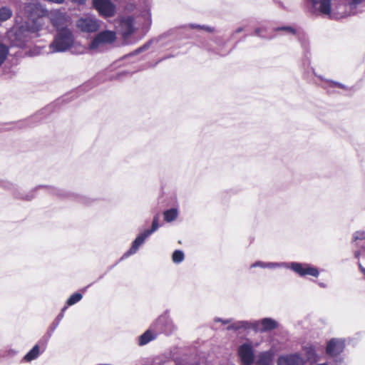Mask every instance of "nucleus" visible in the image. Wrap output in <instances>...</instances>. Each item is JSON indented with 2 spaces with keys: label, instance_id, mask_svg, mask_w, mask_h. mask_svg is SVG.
Listing matches in <instances>:
<instances>
[{
  "label": "nucleus",
  "instance_id": "f257e3e1",
  "mask_svg": "<svg viewBox=\"0 0 365 365\" xmlns=\"http://www.w3.org/2000/svg\"><path fill=\"white\" fill-rule=\"evenodd\" d=\"M278 322L274 319L266 317L261 320L237 321L227 327V331L240 329L252 330L255 332H267L277 329Z\"/></svg>",
  "mask_w": 365,
  "mask_h": 365
},
{
  "label": "nucleus",
  "instance_id": "f03ea898",
  "mask_svg": "<svg viewBox=\"0 0 365 365\" xmlns=\"http://www.w3.org/2000/svg\"><path fill=\"white\" fill-rule=\"evenodd\" d=\"M41 30V24L36 26L29 25V22L21 23V25L13 28L8 32V38L12 46L24 47L37 31Z\"/></svg>",
  "mask_w": 365,
  "mask_h": 365
},
{
  "label": "nucleus",
  "instance_id": "7ed1b4c3",
  "mask_svg": "<svg viewBox=\"0 0 365 365\" xmlns=\"http://www.w3.org/2000/svg\"><path fill=\"white\" fill-rule=\"evenodd\" d=\"M346 344V339L344 338H331L327 341L326 354L334 365H347L345 356L342 354Z\"/></svg>",
  "mask_w": 365,
  "mask_h": 365
},
{
  "label": "nucleus",
  "instance_id": "20e7f679",
  "mask_svg": "<svg viewBox=\"0 0 365 365\" xmlns=\"http://www.w3.org/2000/svg\"><path fill=\"white\" fill-rule=\"evenodd\" d=\"M73 35L68 29H59L50 44V48L53 52H64L73 46Z\"/></svg>",
  "mask_w": 365,
  "mask_h": 365
},
{
  "label": "nucleus",
  "instance_id": "39448f33",
  "mask_svg": "<svg viewBox=\"0 0 365 365\" xmlns=\"http://www.w3.org/2000/svg\"><path fill=\"white\" fill-rule=\"evenodd\" d=\"M41 11L39 5L36 3H27L24 5L23 10L17 13L18 18L21 19V23L29 22V25L36 26L38 24L42 26L40 16Z\"/></svg>",
  "mask_w": 365,
  "mask_h": 365
},
{
  "label": "nucleus",
  "instance_id": "423d86ee",
  "mask_svg": "<svg viewBox=\"0 0 365 365\" xmlns=\"http://www.w3.org/2000/svg\"><path fill=\"white\" fill-rule=\"evenodd\" d=\"M159 227V215L157 214L153 217L150 229L144 230L136 237V238L133 242L130 248L123 254L121 259L135 254L139 247L145 242V240L153 233L156 232Z\"/></svg>",
  "mask_w": 365,
  "mask_h": 365
},
{
  "label": "nucleus",
  "instance_id": "0eeeda50",
  "mask_svg": "<svg viewBox=\"0 0 365 365\" xmlns=\"http://www.w3.org/2000/svg\"><path fill=\"white\" fill-rule=\"evenodd\" d=\"M151 329L157 334L163 333L166 335H170L177 330V327L168 313L165 312L160 315L152 324Z\"/></svg>",
  "mask_w": 365,
  "mask_h": 365
},
{
  "label": "nucleus",
  "instance_id": "6e6552de",
  "mask_svg": "<svg viewBox=\"0 0 365 365\" xmlns=\"http://www.w3.org/2000/svg\"><path fill=\"white\" fill-rule=\"evenodd\" d=\"M286 269L292 270L301 277H304L307 275L317 277L319 274V271L317 268L314 267L307 263L298 262H287Z\"/></svg>",
  "mask_w": 365,
  "mask_h": 365
},
{
  "label": "nucleus",
  "instance_id": "1a4fd4ad",
  "mask_svg": "<svg viewBox=\"0 0 365 365\" xmlns=\"http://www.w3.org/2000/svg\"><path fill=\"white\" fill-rule=\"evenodd\" d=\"M116 39V35L114 31H103L99 32L91 41L89 48L91 50L98 49L101 46L110 44L113 43Z\"/></svg>",
  "mask_w": 365,
  "mask_h": 365
},
{
  "label": "nucleus",
  "instance_id": "9d476101",
  "mask_svg": "<svg viewBox=\"0 0 365 365\" xmlns=\"http://www.w3.org/2000/svg\"><path fill=\"white\" fill-rule=\"evenodd\" d=\"M93 6L101 16L111 17L115 14V6L110 0H93Z\"/></svg>",
  "mask_w": 365,
  "mask_h": 365
},
{
  "label": "nucleus",
  "instance_id": "9b49d317",
  "mask_svg": "<svg viewBox=\"0 0 365 365\" xmlns=\"http://www.w3.org/2000/svg\"><path fill=\"white\" fill-rule=\"evenodd\" d=\"M238 354L242 365H252L255 355L251 345L246 343L240 345L238 349Z\"/></svg>",
  "mask_w": 365,
  "mask_h": 365
},
{
  "label": "nucleus",
  "instance_id": "f8f14e48",
  "mask_svg": "<svg viewBox=\"0 0 365 365\" xmlns=\"http://www.w3.org/2000/svg\"><path fill=\"white\" fill-rule=\"evenodd\" d=\"M78 28L83 32H94L98 29V24L96 19L91 18H81L76 24Z\"/></svg>",
  "mask_w": 365,
  "mask_h": 365
},
{
  "label": "nucleus",
  "instance_id": "ddd939ff",
  "mask_svg": "<svg viewBox=\"0 0 365 365\" xmlns=\"http://www.w3.org/2000/svg\"><path fill=\"white\" fill-rule=\"evenodd\" d=\"M119 26L122 36L125 38H128L134 31V19L130 16L123 18Z\"/></svg>",
  "mask_w": 365,
  "mask_h": 365
},
{
  "label": "nucleus",
  "instance_id": "4468645a",
  "mask_svg": "<svg viewBox=\"0 0 365 365\" xmlns=\"http://www.w3.org/2000/svg\"><path fill=\"white\" fill-rule=\"evenodd\" d=\"M277 365H304V361L299 354H291L280 356L277 360Z\"/></svg>",
  "mask_w": 365,
  "mask_h": 365
},
{
  "label": "nucleus",
  "instance_id": "2eb2a0df",
  "mask_svg": "<svg viewBox=\"0 0 365 365\" xmlns=\"http://www.w3.org/2000/svg\"><path fill=\"white\" fill-rule=\"evenodd\" d=\"M67 309V306H65L63 307V309L61 311V313L56 317L55 320L53 322V323L49 327L48 331L46 334L44 336V342L42 343L43 345V349H44L46 347V344L51 336H52L53 331L56 330V329L58 327L61 321L64 317V312Z\"/></svg>",
  "mask_w": 365,
  "mask_h": 365
},
{
  "label": "nucleus",
  "instance_id": "dca6fc26",
  "mask_svg": "<svg viewBox=\"0 0 365 365\" xmlns=\"http://www.w3.org/2000/svg\"><path fill=\"white\" fill-rule=\"evenodd\" d=\"M44 342V336L39 340L38 344H36L24 356V361L26 362H31L33 360L36 359L41 353L43 352L44 349H43L42 343Z\"/></svg>",
  "mask_w": 365,
  "mask_h": 365
},
{
  "label": "nucleus",
  "instance_id": "f3484780",
  "mask_svg": "<svg viewBox=\"0 0 365 365\" xmlns=\"http://www.w3.org/2000/svg\"><path fill=\"white\" fill-rule=\"evenodd\" d=\"M338 0H321V14H325L330 19H338L339 15L335 13L332 6Z\"/></svg>",
  "mask_w": 365,
  "mask_h": 365
},
{
  "label": "nucleus",
  "instance_id": "a211bd4d",
  "mask_svg": "<svg viewBox=\"0 0 365 365\" xmlns=\"http://www.w3.org/2000/svg\"><path fill=\"white\" fill-rule=\"evenodd\" d=\"M50 19L52 25L57 29H66L65 26H66V16L64 14L55 11L51 14Z\"/></svg>",
  "mask_w": 365,
  "mask_h": 365
},
{
  "label": "nucleus",
  "instance_id": "6ab92c4d",
  "mask_svg": "<svg viewBox=\"0 0 365 365\" xmlns=\"http://www.w3.org/2000/svg\"><path fill=\"white\" fill-rule=\"evenodd\" d=\"M307 12L314 16H319V0H305Z\"/></svg>",
  "mask_w": 365,
  "mask_h": 365
},
{
  "label": "nucleus",
  "instance_id": "aec40b11",
  "mask_svg": "<svg viewBox=\"0 0 365 365\" xmlns=\"http://www.w3.org/2000/svg\"><path fill=\"white\" fill-rule=\"evenodd\" d=\"M257 365H273L272 354L271 351H263L258 355Z\"/></svg>",
  "mask_w": 365,
  "mask_h": 365
},
{
  "label": "nucleus",
  "instance_id": "412c9836",
  "mask_svg": "<svg viewBox=\"0 0 365 365\" xmlns=\"http://www.w3.org/2000/svg\"><path fill=\"white\" fill-rule=\"evenodd\" d=\"M157 332H153L150 329L147 330L142 335L139 336L138 344L140 346H143L149 343L150 341L155 339L157 336Z\"/></svg>",
  "mask_w": 365,
  "mask_h": 365
},
{
  "label": "nucleus",
  "instance_id": "4be33fe9",
  "mask_svg": "<svg viewBox=\"0 0 365 365\" xmlns=\"http://www.w3.org/2000/svg\"><path fill=\"white\" fill-rule=\"evenodd\" d=\"M304 351L307 361L310 363V365H319L317 363V355L315 353L314 349L312 346H305Z\"/></svg>",
  "mask_w": 365,
  "mask_h": 365
},
{
  "label": "nucleus",
  "instance_id": "5701e85b",
  "mask_svg": "<svg viewBox=\"0 0 365 365\" xmlns=\"http://www.w3.org/2000/svg\"><path fill=\"white\" fill-rule=\"evenodd\" d=\"M308 68L307 71L308 80L314 83H317L319 76L317 74L316 70L311 66V61L307 60Z\"/></svg>",
  "mask_w": 365,
  "mask_h": 365
},
{
  "label": "nucleus",
  "instance_id": "b1692460",
  "mask_svg": "<svg viewBox=\"0 0 365 365\" xmlns=\"http://www.w3.org/2000/svg\"><path fill=\"white\" fill-rule=\"evenodd\" d=\"M178 215V210L177 208H170L166 210L163 212L164 220L167 222H171L174 221Z\"/></svg>",
  "mask_w": 365,
  "mask_h": 365
},
{
  "label": "nucleus",
  "instance_id": "393cba45",
  "mask_svg": "<svg viewBox=\"0 0 365 365\" xmlns=\"http://www.w3.org/2000/svg\"><path fill=\"white\" fill-rule=\"evenodd\" d=\"M12 11L7 6L0 8V21H6L12 16Z\"/></svg>",
  "mask_w": 365,
  "mask_h": 365
},
{
  "label": "nucleus",
  "instance_id": "a878e982",
  "mask_svg": "<svg viewBox=\"0 0 365 365\" xmlns=\"http://www.w3.org/2000/svg\"><path fill=\"white\" fill-rule=\"evenodd\" d=\"M83 298V295L81 293L76 292L70 296V297L66 301V305L67 307L68 306H72L79 301H81Z\"/></svg>",
  "mask_w": 365,
  "mask_h": 365
},
{
  "label": "nucleus",
  "instance_id": "bb28decb",
  "mask_svg": "<svg viewBox=\"0 0 365 365\" xmlns=\"http://www.w3.org/2000/svg\"><path fill=\"white\" fill-rule=\"evenodd\" d=\"M9 54V47L0 42V66L3 64Z\"/></svg>",
  "mask_w": 365,
  "mask_h": 365
},
{
  "label": "nucleus",
  "instance_id": "cd10ccee",
  "mask_svg": "<svg viewBox=\"0 0 365 365\" xmlns=\"http://www.w3.org/2000/svg\"><path fill=\"white\" fill-rule=\"evenodd\" d=\"M185 259L184 252L181 250H175L172 255V260L175 264L181 263Z\"/></svg>",
  "mask_w": 365,
  "mask_h": 365
},
{
  "label": "nucleus",
  "instance_id": "c85d7f7f",
  "mask_svg": "<svg viewBox=\"0 0 365 365\" xmlns=\"http://www.w3.org/2000/svg\"><path fill=\"white\" fill-rule=\"evenodd\" d=\"M287 267V262H267L266 268L276 269Z\"/></svg>",
  "mask_w": 365,
  "mask_h": 365
},
{
  "label": "nucleus",
  "instance_id": "c756f323",
  "mask_svg": "<svg viewBox=\"0 0 365 365\" xmlns=\"http://www.w3.org/2000/svg\"><path fill=\"white\" fill-rule=\"evenodd\" d=\"M48 190L51 193L58 195V196L67 197L68 195V193H66L63 190H61L58 188H56V187H49Z\"/></svg>",
  "mask_w": 365,
  "mask_h": 365
},
{
  "label": "nucleus",
  "instance_id": "7c9ffc66",
  "mask_svg": "<svg viewBox=\"0 0 365 365\" xmlns=\"http://www.w3.org/2000/svg\"><path fill=\"white\" fill-rule=\"evenodd\" d=\"M365 240V231H356L353 234V242Z\"/></svg>",
  "mask_w": 365,
  "mask_h": 365
},
{
  "label": "nucleus",
  "instance_id": "2f4dec72",
  "mask_svg": "<svg viewBox=\"0 0 365 365\" xmlns=\"http://www.w3.org/2000/svg\"><path fill=\"white\" fill-rule=\"evenodd\" d=\"M0 186L9 190H13L14 189V185L12 182L1 179H0Z\"/></svg>",
  "mask_w": 365,
  "mask_h": 365
},
{
  "label": "nucleus",
  "instance_id": "473e14b6",
  "mask_svg": "<svg viewBox=\"0 0 365 365\" xmlns=\"http://www.w3.org/2000/svg\"><path fill=\"white\" fill-rule=\"evenodd\" d=\"M150 45V42H148L145 43L143 46L139 47L136 50H135L133 53H130V56L136 55L140 53V52L147 50Z\"/></svg>",
  "mask_w": 365,
  "mask_h": 365
},
{
  "label": "nucleus",
  "instance_id": "72a5a7b5",
  "mask_svg": "<svg viewBox=\"0 0 365 365\" xmlns=\"http://www.w3.org/2000/svg\"><path fill=\"white\" fill-rule=\"evenodd\" d=\"M150 45V42H148L145 43L143 46L139 47L136 50H135L133 53H130V56L136 55L140 53V52L147 50Z\"/></svg>",
  "mask_w": 365,
  "mask_h": 365
},
{
  "label": "nucleus",
  "instance_id": "f704fd0d",
  "mask_svg": "<svg viewBox=\"0 0 365 365\" xmlns=\"http://www.w3.org/2000/svg\"><path fill=\"white\" fill-rule=\"evenodd\" d=\"M276 31H287V32H289L292 34H296V30L295 29H294L293 27L292 26H282V27H277L275 29Z\"/></svg>",
  "mask_w": 365,
  "mask_h": 365
},
{
  "label": "nucleus",
  "instance_id": "c9c22d12",
  "mask_svg": "<svg viewBox=\"0 0 365 365\" xmlns=\"http://www.w3.org/2000/svg\"><path fill=\"white\" fill-rule=\"evenodd\" d=\"M266 265H267V262H264L262 261H257L255 263L252 264L250 267L251 268L260 267V268L265 269Z\"/></svg>",
  "mask_w": 365,
  "mask_h": 365
},
{
  "label": "nucleus",
  "instance_id": "e433bc0d",
  "mask_svg": "<svg viewBox=\"0 0 365 365\" xmlns=\"http://www.w3.org/2000/svg\"><path fill=\"white\" fill-rule=\"evenodd\" d=\"M232 321H233L232 319H223L219 318V317L215 318V322H221L223 324H230L229 326H230L232 324L234 323V322H232Z\"/></svg>",
  "mask_w": 365,
  "mask_h": 365
},
{
  "label": "nucleus",
  "instance_id": "4c0bfd02",
  "mask_svg": "<svg viewBox=\"0 0 365 365\" xmlns=\"http://www.w3.org/2000/svg\"><path fill=\"white\" fill-rule=\"evenodd\" d=\"M330 86H331V87H333V88L334 87H338V88H342V89H344V90H349V88L346 86H345V85H344V84H342L341 83H338V82L331 81L330 83Z\"/></svg>",
  "mask_w": 365,
  "mask_h": 365
},
{
  "label": "nucleus",
  "instance_id": "58836bf2",
  "mask_svg": "<svg viewBox=\"0 0 365 365\" xmlns=\"http://www.w3.org/2000/svg\"><path fill=\"white\" fill-rule=\"evenodd\" d=\"M16 197L18 198L24 199L26 200H31L34 197V195H33V192H31L30 194L26 195L25 196H19L16 195Z\"/></svg>",
  "mask_w": 365,
  "mask_h": 365
},
{
  "label": "nucleus",
  "instance_id": "ea45409f",
  "mask_svg": "<svg viewBox=\"0 0 365 365\" xmlns=\"http://www.w3.org/2000/svg\"><path fill=\"white\" fill-rule=\"evenodd\" d=\"M201 29L205 30L207 32L212 33L215 31V29L213 27H210L205 25H201Z\"/></svg>",
  "mask_w": 365,
  "mask_h": 365
},
{
  "label": "nucleus",
  "instance_id": "a19ab883",
  "mask_svg": "<svg viewBox=\"0 0 365 365\" xmlns=\"http://www.w3.org/2000/svg\"><path fill=\"white\" fill-rule=\"evenodd\" d=\"M264 30V28H257L255 30V34L259 37L264 38L263 36L261 35V33Z\"/></svg>",
  "mask_w": 365,
  "mask_h": 365
},
{
  "label": "nucleus",
  "instance_id": "79ce46f5",
  "mask_svg": "<svg viewBox=\"0 0 365 365\" xmlns=\"http://www.w3.org/2000/svg\"><path fill=\"white\" fill-rule=\"evenodd\" d=\"M78 201L80 202L84 203V204H88L90 202V200L88 198L84 197V196H79L78 197Z\"/></svg>",
  "mask_w": 365,
  "mask_h": 365
},
{
  "label": "nucleus",
  "instance_id": "37998d69",
  "mask_svg": "<svg viewBox=\"0 0 365 365\" xmlns=\"http://www.w3.org/2000/svg\"><path fill=\"white\" fill-rule=\"evenodd\" d=\"M190 29H201V25L200 24H190L188 26Z\"/></svg>",
  "mask_w": 365,
  "mask_h": 365
},
{
  "label": "nucleus",
  "instance_id": "c03bdc74",
  "mask_svg": "<svg viewBox=\"0 0 365 365\" xmlns=\"http://www.w3.org/2000/svg\"><path fill=\"white\" fill-rule=\"evenodd\" d=\"M73 2L77 3L78 4H83L86 0H72Z\"/></svg>",
  "mask_w": 365,
  "mask_h": 365
},
{
  "label": "nucleus",
  "instance_id": "a18cd8bd",
  "mask_svg": "<svg viewBox=\"0 0 365 365\" xmlns=\"http://www.w3.org/2000/svg\"><path fill=\"white\" fill-rule=\"evenodd\" d=\"M360 255H361V251L360 250H357V251L354 252V257L356 258L359 259Z\"/></svg>",
  "mask_w": 365,
  "mask_h": 365
},
{
  "label": "nucleus",
  "instance_id": "49530a36",
  "mask_svg": "<svg viewBox=\"0 0 365 365\" xmlns=\"http://www.w3.org/2000/svg\"><path fill=\"white\" fill-rule=\"evenodd\" d=\"M351 1L354 4H356V5L359 4L362 1V0H351Z\"/></svg>",
  "mask_w": 365,
  "mask_h": 365
},
{
  "label": "nucleus",
  "instance_id": "de8ad7c7",
  "mask_svg": "<svg viewBox=\"0 0 365 365\" xmlns=\"http://www.w3.org/2000/svg\"><path fill=\"white\" fill-rule=\"evenodd\" d=\"M243 29H244L242 27H240V28H238L237 29L235 30V34L240 33V32H242L243 31Z\"/></svg>",
  "mask_w": 365,
  "mask_h": 365
},
{
  "label": "nucleus",
  "instance_id": "09e8293b",
  "mask_svg": "<svg viewBox=\"0 0 365 365\" xmlns=\"http://www.w3.org/2000/svg\"><path fill=\"white\" fill-rule=\"evenodd\" d=\"M358 265L361 271H362V269H364V267L361 265V264L359 262H358Z\"/></svg>",
  "mask_w": 365,
  "mask_h": 365
},
{
  "label": "nucleus",
  "instance_id": "8fccbe9b",
  "mask_svg": "<svg viewBox=\"0 0 365 365\" xmlns=\"http://www.w3.org/2000/svg\"><path fill=\"white\" fill-rule=\"evenodd\" d=\"M321 365H328L327 363L321 364Z\"/></svg>",
  "mask_w": 365,
  "mask_h": 365
}]
</instances>
